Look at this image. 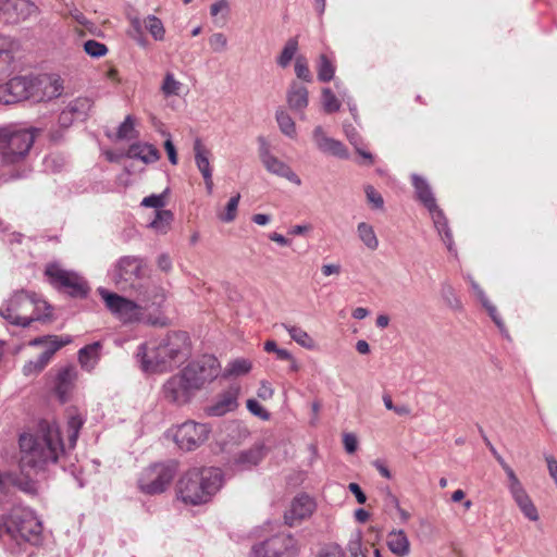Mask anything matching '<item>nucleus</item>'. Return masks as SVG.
<instances>
[{"label": "nucleus", "instance_id": "obj_1", "mask_svg": "<svg viewBox=\"0 0 557 557\" xmlns=\"http://www.w3.org/2000/svg\"><path fill=\"white\" fill-rule=\"evenodd\" d=\"M84 420L72 414L67 421L69 446L65 448L60 429L54 421L41 420L34 433L20 435V473L7 472L8 485H12L27 495H37L38 482L30 476L46 472L50 466L60 463L65 468L70 450L74 449Z\"/></svg>", "mask_w": 557, "mask_h": 557}, {"label": "nucleus", "instance_id": "obj_2", "mask_svg": "<svg viewBox=\"0 0 557 557\" xmlns=\"http://www.w3.org/2000/svg\"><path fill=\"white\" fill-rule=\"evenodd\" d=\"M111 280L115 286L136 295L137 300L152 305H162L164 290L152 284L147 276L146 260L139 256H123L114 263Z\"/></svg>", "mask_w": 557, "mask_h": 557}, {"label": "nucleus", "instance_id": "obj_3", "mask_svg": "<svg viewBox=\"0 0 557 557\" xmlns=\"http://www.w3.org/2000/svg\"><path fill=\"white\" fill-rule=\"evenodd\" d=\"M187 347V333L171 332L159 341L140 344L136 356L145 372H164L185 358Z\"/></svg>", "mask_w": 557, "mask_h": 557}, {"label": "nucleus", "instance_id": "obj_4", "mask_svg": "<svg viewBox=\"0 0 557 557\" xmlns=\"http://www.w3.org/2000/svg\"><path fill=\"white\" fill-rule=\"evenodd\" d=\"M222 484L221 469L193 468L178 479L175 491L177 499L186 505L198 506L208 503Z\"/></svg>", "mask_w": 557, "mask_h": 557}, {"label": "nucleus", "instance_id": "obj_5", "mask_svg": "<svg viewBox=\"0 0 557 557\" xmlns=\"http://www.w3.org/2000/svg\"><path fill=\"white\" fill-rule=\"evenodd\" d=\"M42 309L50 311V306L37 297L35 293L25 290L15 292L0 308V317L13 325L27 327L34 321H44L49 313H42Z\"/></svg>", "mask_w": 557, "mask_h": 557}, {"label": "nucleus", "instance_id": "obj_6", "mask_svg": "<svg viewBox=\"0 0 557 557\" xmlns=\"http://www.w3.org/2000/svg\"><path fill=\"white\" fill-rule=\"evenodd\" d=\"M42 523L36 513L30 509H18L13 511L8 522L4 521L3 533L16 543L8 549L12 554L21 552V541L39 545L42 541Z\"/></svg>", "mask_w": 557, "mask_h": 557}, {"label": "nucleus", "instance_id": "obj_7", "mask_svg": "<svg viewBox=\"0 0 557 557\" xmlns=\"http://www.w3.org/2000/svg\"><path fill=\"white\" fill-rule=\"evenodd\" d=\"M35 141L29 129L14 127L0 128V158L8 165L20 163L28 154Z\"/></svg>", "mask_w": 557, "mask_h": 557}, {"label": "nucleus", "instance_id": "obj_8", "mask_svg": "<svg viewBox=\"0 0 557 557\" xmlns=\"http://www.w3.org/2000/svg\"><path fill=\"white\" fill-rule=\"evenodd\" d=\"M178 470L175 460L156 462L145 468L138 479V488L147 495L163 493L173 481Z\"/></svg>", "mask_w": 557, "mask_h": 557}, {"label": "nucleus", "instance_id": "obj_9", "mask_svg": "<svg viewBox=\"0 0 557 557\" xmlns=\"http://www.w3.org/2000/svg\"><path fill=\"white\" fill-rule=\"evenodd\" d=\"M45 274L55 289L73 298H86L90 290L87 281L83 276L74 271L65 270L57 263L48 264Z\"/></svg>", "mask_w": 557, "mask_h": 557}, {"label": "nucleus", "instance_id": "obj_10", "mask_svg": "<svg viewBox=\"0 0 557 557\" xmlns=\"http://www.w3.org/2000/svg\"><path fill=\"white\" fill-rule=\"evenodd\" d=\"M98 293L108 310L124 323L140 321L144 311L153 306L151 302L148 305L141 301L136 302L106 288H99Z\"/></svg>", "mask_w": 557, "mask_h": 557}, {"label": "nucleus", "instance_id": "obj_11", "mask_svg": "<svg viewBox=\"0 0 557 557\" xmlns=\"http://www.w3.org/2000/svg\"><path fill=\"white\" fill-rule=\"evenodd\" d=\"M183 372L195 393L213 382L221 372L219 360L212 355H203L189 362Z\"/></svg>", "mask_w": 557, "mask_h": 557}, {"label": "nucleus", "instance_id": "obj_12", "mask_svg": "<svg viewBox=\"0 0 557 557\" xmlns=\"http://www.w3.org/2000/svg\"><path fill=\"white\" fill-rule=\"evenodd\" d=\"M297 542L292 535L278 534L252 546L250 557H293Z\"/></svg>", "mask_w": 557, "mask_h": 557}, {"label": "nucleus", "instance_id": "obj_13", "mask_svg": "<svg viewBox=\"0 0 557 557\" xmlns=\"http://www.w3.org/2000/svg\"><path fill=\"white\" fill-rule=\"evenodd\" d=\"M160 395L166 403L182 406L189 403L196 393L181 370L163 383Z\"/></svg>", "mask_w": 557, "mask_h": 557}, {"label": "nucleus", "instance_id": "obj_14", "mask_svg": "<svg viewBox=\"0 0 557 557\" xmlns=\"http://www.w3.org/2000/svg\"><path fill=\"white\" fill-rule=\"evenodd\" d=\"M72 342L70 336L58 337L55 335H50L47 337H37L30 342V345L37 346L44 343H48V347L42 351L36 360H30L23 367V372L25 375H32L35 373H39L45 369V367L49 363L52 356L63 346L70 344Z\"/></svg>", "mask_w": 557, "mask_h": 557}, {"label": "nucleus", "instance_id": "obj_15", "mask_svg": "<svg viewBox=\"0 0 557 557\" xmlns=\"http://www.w3.org/2000/svg\"><path fill=\"white\" fill-rule=\"evenodd\" d=\"M210 431L208 424L187 421L177 426L174 441L181 449L190 451L208 440Z\"/></svg>", "mask_w": 557, "mask_h": 557}, {"label": "nucleus", "instance_id": "obj_16", "mask_svg": "<svg viewBox=\"0 0 557 557\" xmlns=\"http://www.w3.org/2000/svg\"><path fill=\"white\" fill-rule=\"evenodd\" d=\"M34 76H15L0 85V102L12 104L24 100L33 101Z\"/></svg>", "mask_w": 557, "mask_h": 557}, {"label": "nucleus", "instance_id": "obj_17", "mask_svg": "<svg viewBox=\"0 0 557 557\" xmlns=\"http://www.w3.org/2000/svg\"><path fill=\"white\" fill-rule=\"evenodd\" d=\"M259 141L260 160L263 166L267 169V171L276 176L284 177L297 186L301 185L300 177L292 170V168L270 152L269 146L265 143V140L260 137Z\"/></svg>", "mask_w": 557, "mask_h": 557}, {"label": "nucleus", "instance_id": "obj_18", "mask_svg": "<svg viewBox=\"0 0 557 557\" xmlns=\"http://www.w3.org/2000/svg\"><path fill=\"white\" fill-rule=\"evenodd\" d=\"M63 85L60 77L41 75L34 77L33 101L41 102L61 96Z\"/></svg>", "mask_w": 557, "mask_h": 557}, {"label": "nucleus", "instance_id": "obj_19", "mask_svg": "<svg viewBox=\"0 0 557 557\" xmlns=\"http://www.w3.org/2000/svg\"><path fill=\"white\" fill-rule=\"evenodd\" d=\"M34 9V4L27 0L0 1V15L8 24H17L26 20Z\"/></svg>", "mask_w": 557, "mask_h": 557}, {"label": "nucleus", "instance_id": "obj_20", "mask_svg": "<svg viewBox=\"0 0 557 557\" xmlns=\"http://www.w3.org/2000/svg\"><path fill=\"white\" fill-rule=\"evenodd\" d=\"M312 137H313V141H314L317 148L321 152L327 153V154H331V156H334L336 158L344 159V160L349 158V152H348L347 148L345 147V145L335 138L329 137L325 134L322 126H317L313 129Z\"/></svg>", "mask_w": 557, "mask_h": 557}, {"label": "nucleus", "instance_id": "obj_21", "mask_svg": "<svg viewBox=\"0 0 557 557\" xmlns=\"http://www.w3.org/2000/svg\"><path fill=\"white\" fill-rule=\"evenodd\" d=\"M239 386H231L219 395L216 401L206 408V412L211 417H222L227 412L234 411L238 407L237 398Z\"/></svg>", "mask_w": 557, "mask_h": 557}, {"label": "nucleus", "instance_id": "obj_22", "mask_svg": "<svg viewBox=\"0 0 557 557\" xmlns=\"http://www.w3.org/2000/svg\"><path fill=\"white\" fill-rule=\"evenodd\" d=\"M314 508L313 500L306 494L299 495L292 502L290 508L285 512V522L293 527L309 517Z\"/></svg>", "mask_w": 557, "mask_h": 557}, {"label": "nucleus", "instance_id": "obj_23", "mask_svg": "<svg viewBox=\"0 0 557 557\" xmlns=\"http://www.w3.org/2000/svg\"><path fill=\"white\" fill-rule=\"evenodd\" d=\"M286 100L289 109L299 112L304 117V111L309 103L308 89L300 83L293 81L288 87Z\"/></svg>", "mask_w": 557, "mask_h": 557}, {"label": "nucleus", "instance_id": "obj_24", "mask_svg": "<svg viewBox=\"0 0 557 557\" xmlns=\"http://www.w3.org/2000/svg\"><path fill=\"white\" fill-rule=\"evenodd\" d=\"M126 156L131 159H138L146 164L154 163L160 159L159 150L148 143H135L128 147Z\"/></svg>", "mask_w": 557, "mask_h": 557}, {"label": "nucleus", "instance_id": "obj_25", "mask_svg": "<svg viewBox=\"0 0 557 557\" xmlns=\"http://www.w3.org/2000/svg\"><path fill=\"white\" fill-rule=\"evenodd\" d=\"M435 228L437 230L440 236L442 237L443 242L446 244L447 249L449 251L453 250V234L450 228L448 227V221L444 214V212L438 208L437 203L435 205V208H429L428 209Z\"/></svg>", "mask_w": 557, "mask_h": 557}, {"label": "nucleus", "instance_id": "obj_26", "mask_svg": "<svg viewBox=\"0 0 557 557\" xmlns=\"http://www.w3.org/2000/svg\"><path fill=\"white\" fill-rule=\"evenodd\" d=\"M386 544L389 550L398 557H406L410 553V542L403 530L391 531L387 534Z\"/></svg>", "mask_w": 557, "mask_h": 557}, {"label": "nucleus", "instance_id": "obj_27", "mask_svg": "<svg viewBox=\"0 0 557 557\" xmlns=\"http://www.w3.org/2000/svg\"><path fill=\"white\" fill-rule=\"evenodd\" d=\"M76 375V370L73 367H66L59 371L57 375L55 392L62 403L66 400L67 394L73 386Z\"/></svg>", "mask_w": 557, "mask_h": 557}, {"label": "nucleus", "instance_id": "obj_28", "mask_svg": "<svg viewBox=\"0 0 557 557\" xmlns=\"http://www.w3.org/2000/svg\"><path fill=\"white\" fill-rule=\"evenodd\" d=\"M418 200L426 208H435L436 199L429 183L418 174L411 176Z\"/></svg>", "mask_w": 557, "mask_h": 557}, {"label": "nucleus", "instance_id": "obj_29", "mask_svg": "<svg viewBox=\"0 0 557 557\" xmlns=\"http://www.w3.org/2000/svg\"><path fill=\"white\" fill-rule=\"evenodd\" d=\"M101 346L100 342H94L79 349L78 361L83 369L87 371L95 369L100 359Z\"/></svg>", "mask_w": 557, "mask_h": 557}, {"label": "nucleus", "instance_id": "obj_30", "mask_svg": "<svg viewBox=\"0 0 557 557\" xmlns=\"http://www.w3.org/2000/svg\"><path fill=\"white\" fill-rule=\"evenodd\" d=\"M522 513L531 521L539 520V512L523 486L510 492Z\"/></svg>", "mask_w": 557, "mask_h": 557}, {"label": "nucleus", "instance_id": "obj_31", "mask_svg": "<svg viewBox=\"0 0 557 557\" xmlns=\"http://www.w3.org/2000/svg\"><path fill=\"white\" fill-rule=\"evenodd\" d=\"M195 162L200 171L202 177L209 178L212 175V169L210 165V151L202 145L201 140L197 138L194 143Z\"/></svg>", "mask_w": 557, "mask_h": 557}, {"label": "nucleus", "instance_id": "obj_32", "mask_svg": "<svg viewBox=\"0 0 557 557\" xmlns=\"http://www.w3.org/2000/svg\"><path fill=\"white\" fill-rule=\"evenodd\" d=\"M263 458L262 448L255 446L247 450H243L238 453L235 457V465L239 467V469H250L253 466H257Z\"/></svg>", "mask_w": 557, "mask_h": 557}, {"label": "nucleus", "instance_id": "obj_33", "mask_svg": "<svg viewBox=\"0 0 557 557\" xmlns=\"http://www.w3.org/2000/svg\"><path fill=\"white\" fill-rule=\"evenodd\" d=\"M13 41L10 37L0 35V78L10 72L13 61Z\"/></svg>", "mask_w": 557, "mask_h": 557}, {"label": "nucleus", "instance_id": "obj_34", "mask_svg": "<svg viewBox=\"0 0 557 557\" xmlns=\"http://www.w3.org/2000/svg\"><path fill=\"white\" fill-rule=\"evenodd\" d=\"M92 107L89 98L79 97L72 100L65 108L77 121H84Z\"/></svg>", "mask_w": 557, "mask_h": 557}, {"label": "nucleus", "instance_id": "obj_35", "mask_svg": "<svg viewBox=\"0 0 557 557\" xmlns=\"http://www.w3.org/2000/svg\"><path fill=\"white\" fill-rule=\"evenodd\" d=\"M282 326L288 332L293 341L306 349H314L315 343L312 337L301 327L283 323Z\"/></svg>", "mask_w": 557, "mask_h": 557}, {"label": "nucleus", "instance_id": "obj_36", "mask_svg": "<svg viewBox=\"0 0 557 557\" xmlns=\"http://www.w3.org/2000/svg\"><path fill=\"white\" fill-rule=\"evenodd\" d=\"M252 363L245 358H237L228 362L223 372L224 377L239 376L250 372Z\"/></svg>", "mask_w": 557, "mask_h": 557}, {"label": "nucleus", "instance_id": "obj_37", "mask_svg": "<svg viewBox=\"0 0 557 557\" xmlns=\"http://www.w3.org/2000/svg\"><path fill=\"white\" fill-rule=\"evenodd\" d=\"M298 51V38L290 37L284 45L280 55L276 59L278 66L285 69L289 65L290 61Z\"/></svg>", "mask_w": 557, "mask_h": 557}, {"label": "nucleus", "instance_id": "obj_38", "mask_svg": "<svg viewBox=\"0 0 557 557\" xmlns=\"http://www.w3.org/2000/svg\"><path fill=\"white\" fill-rule=\"evenodd\" d=\"M357 232L360 240L370 249L375 250L379 247V239L375 235L373 227L366 223L360 222L357 226Z\"/></svg>", "mask_w": 557, "mask_h": 557}, {"label": "nucleus", "instance_id": "obj_39", "mask_svg": "<svg viewBox=\"0 0 557 557\" xmlns=\"http://www.w3.org/2000/svg\"><path fill=\"white\" fill-rule=\"evenodd\" d=\"M139 136V133L135 128V119L133 115H127L125 120L120 124L116 132V139L129 140L135 139Z\"/></svg>", "mask_w": 557, "mask_h": 557}, {"label": "nucleus", "instance_id": "obj_40", "mask_svg": "<svg viewBox=\"0 0 557 557\" xmlns=\"http://www.w3.org/2000/svg\"><path fill=\"white\" fill-rule=\"evenodd\" d=\"M275 119L278 124L280 131L289 138L296 136V125L290 115L284 110H277Z\"/></svg>", "mask_w": 557, "mask_h": 557}, {"label": "nucleus", "instance_id": "obj_41", "mask_svg": "<svg viewBox=\"0 0 557 557\" xmlns=\"http://www.w3.org/2000/svg\"><path fill=\"white\" fill-rule=\"evenodd\" d=\"M145 28L150 33L154 40H163L165 35V29L162 21L156 15H148L144 20Z\"/></svg>", "mask_w": 557, "mask_h": 557}, {"label": "nucleus", "instance_id": "obj_42", "mask_svg": "<svg viewBox=\"0 0 557 557\" xmlns=\"http://www.w3.org/2000/svg\"><path fill=\"white\" fill-rule=\"evenodd\" d=\"M182 87H183V84L175 78L174 74L171 72H168L164 75V78H163L160 89L165 97H171V96H178Z\"/></svg>", "mask_w": 557, "mask_h": 557}, {"label": "nucleus", "instance_id": "obj_43", "mask_svg": "<svg viewBox=\"0 0 557 557\" xmlns=\"http://www.w3.org/2000/svg\"><path fill=\"white\" fill-rule=\"evenodd\" d=\"M335 67L331 60L325 55L321 54L318 62V79L326 83L333 79Z\"/></svg>", "mask_w": 557, "mask_h": 557}, {"label": "nucleus", "instance_id": "obj_44", "mask_svg": "<svg viewBox=\"0 0 557 557\" xmlns=\"http://www.w3.org/2000/svg\"><path fill=\"white\" fill-rule=\"evenodd\" d=\"M441 295L444 301L449 306L451 309L459 310L461 309L462 305L460 299L458 298L454 287L448 283H443L441 287Z\"/></svg>", "mask_w": 557, "mask_h": 557}, {"label": "nucleus", "instance_id": "obj_45", "mask_svg": "<svg viewBox=\"0 0 557 557\" xmlns=\"http://www.w3.org/2000/svg\"><path fill=\"white\" fill-rule=\"evenodd\" d=\"M322 104L326 113L337 112L341 108L339 100L330 88H324L322 90Z\"/></svg>", "mask_w": 557, "mask_h": 557}, {"label": "nucleus", "instance_id": "obj_46", "mask_svg": "<svg viewBox=\"0 0 557 557\" xmlns=\"http://www.w3.org/2000/svg\"><path fill=\"white\" fill-rule=\"evenodd\" d=\"M240 200V195L237 194L228 200L225 211L219 214V219L225 223H230L235 220L237 215V208Z\"/></svg>", "mask_w": 557, "mask_h": 557}, {"label": "nucleus", "instance_id": "obj_47", "mask_svg": "<svg viewBox=\"0 0 557 557\" xmlns=\"http://www.w3.org/2000/svg\"><path fill=\"white\" fill-rule=\"evenodd\" d=\"M84 51L91 58H101L108 53V47L94 39L84 42Z\"/></svg>", "mask_w": 557, "mask_h": 557}, {"label": "nucleus", "instance_id": "obj_48", "mask_svg": "<svg viewBox=\"0 0 557 557\" xmlns=\"http://www.w3.org/2000/svg\"><path fill=\"white\" fill-rule=\"evenodd\" d=\"M296 76L307 83L312 82V75L308 66L307 59L304 55H298L295 62Z\"/></svg>", "mask_w": 557, "mask_h": 557}, {"label": "nucleus", "instance_id": "obj_49", "mask_svg": "<svg viewBox=\"0 0 557 557\" xmlns=\"http://www.w3.org/2000/svg\"><path fill=\"white\" fill-rule=\"evenodd\" d=\"M173 220V213L170 210H158L151 227L163 231Z\"/></svg>", "mask_w": 557, "mask_h": 557}, {"label": "nucleus", "instance_id": "obj_50", "mask_svg": "<svg viewBox=\"0 0 557 557\" xmlns=\"http://www.w3.org/2000/svg\"><path fill=\"white\" fill-rule=\"evenodd\" d=\"M364 193L367 200L372 206V208L380 210L383 209L384 199L382 195L372 185H366Z\"/></svg>", "mask_w": 557, "mask_h": 557}, {"label": "nucleus", "instance_id": "obj_51", "mask_svg": "<svg viewBox=\"0 0 557 557\" xmlns=\"http://www.w3.org/2000/svg\"><path fill=\"white\" fill-rule=\"evenodd\" d=\"M209 45L214 52H223L227 47V37L223 33H214L209 37Z\"/></svg>", "mask_w": 557, "mask_h": 557}, {"label": "nucleus", "instance_id": "obj_52", "mask_svg": "<svg viewBox=\"0 0 557 557\" xmlns=\"http://www.w3.org/2000/svg\"><path fill=\"white\" fill-rule=\"evenodd\" d=\"M165 194L166 190L160 195L152 194L150 196H147L143 199L141 206L146 208H154L160 209L163 208L165 205Z\"/></svg>", "mask_w": 557, "mask_h": 557}, {"label": "nucleus", "instance_id": "obj_53", "mask_svg": "<svg viewBox=\"0 0 557 557\" xmlns=\"http://www.w3.org/2000/svg\"><path fill=\"white\" fill-rule=\"evenodd\" d=\"M247 409L262 420L270 419V413L253 398L247 400Z\"/></svg>", "mask_w": 557, "mask_h": 557}, {"label": "nucleus", "instance_id": "obj_54", "mask_svg": "<svg viewBox=\"0 0 557 557\" xmlns=\"http://www.w3.org/2000/svg\"><path fill=\"white\" fill-rule=\"evenodd\" d=\"M503 470L506 472L508 480H509V491L512 492L519 487L522 486L520 480L516 475L515 471L511 469V467L505 461L502 465H499Z\"/></svg>", "mask_w": 557, "mask_h": 557}, {"label": "nucleus", "instance_id": "obj_55", "mask_svg": "<svg viewBox=\"0 0 557 557\" xmlns=\"http://www.w3.org/2000/svg\"><path fill=\"white\" fill-rule=\"evenodd\" d=\"M162 135L166 137V139L164 141V149L168 153L169 161L175 165V164H177L178 159H177L176 148L172 141L171 135H170V133H166V132H162Z\"/></svg>", "mask_w": 557, "mask_h": 557}, {"label": "nucleus", "instance_id": "obj_56", "mask_svg": "<svg viewBox=\"0 0 557 557\" xmlns=\"http://www.w3.org/2000/svg\"><path fill=\"white\" fill-rule=\"evenodd\" d=\"M482 305L487 310L490 317L492 318L494 323L497 325V327L500 330V332H504L505 324H504L503 320L500 319V317L498 315L496 307L494 305H492L490 302V300H486V302H483Z\"/></svg>", "mask_w": 557, "mask_h": 557}, {"label": "nucleus", "instance_id": "obj_57", "mask_svg": "<svg viewBox=\"0 0 557 557\" xmlns=\"http://www.w3.org/2000/svg\"><path fill=\"white\" fill-rule=\"evenodd\" d=\"M221 12L225 13V15H224V21H225L226 16L230 12V5H228L227 0H216L214 3L211 4V7H210L211 16L215 17Z\"/></svg>", "mask_w": 557, "mask_h": 557}, {"label": "nucleus", "instance_id": "obj_58", "mask_svg": "<svg viewBox=\"0 0 557 557\" xmlns=\"http://www.w3.org/2000/svg\"><path fill=\"white\" fill-rule=\"evenodd\" d=\"M343 443H344V447L348 454H354L357 450L358 441L354 434H351V433L344 434Z\"/></svg>", "mask_w": 557, "mask_h": 557}, {"label": "nucleus", "instance_id": "obj_59", "mask_svg": "<svg viewBox=\"0 0 557 557\" xmlns=\"http://www.w3.org/2000/svg\"><path fill=\"white\" fill-rule=\"evenodd\" d=\"M273 394H274V391L271 387V385L268 382L262 381L260 383V386L257 392L258 397L263 400H267V399L272 398Z\"/></svg>", "mask_w": 557, "mask_h": 557}, {"label": "nucleus", "instance_id": "obj_60", "mask_svg": "<svg viewBox=\"0 0 557 557\" xmlns=\"http://www.w3.org/2000/svg\"><path fill=\"white\" fill-rule=\"evenodd\" d=\"M345 134L349 143L355 146V148L359 147L361 144V137L352 126H345Z\"/></svg>", "mask_w": 557, "mask_h": 557}, {"label": "nucleus", "instance_id": "obj_61", "mask_svg": "<svg viewBox=\"0 0 557 557\" xmlns=\"http://www.w3.org/2000/svg\"><path fill=\"white\" fill-rule=\"evenodd\" d=\"M157 264L158 268L165 273L172 270V260L168 253H161L157 259Z\"/></svg>", "mask_w": 557, "mask_h": 557}, {"label": "nucleus", "instance_id": "obj_62", "mask_svg": "<svg viewBox=\"0 0 557 557\" xmlns=\"http://www.w3.org/2000/svg\"><path fill=\"white\" fill-rule=\"evenodd\" d=\"M348 552L351 557H366L361 549V542L359 539L349 541L348 543Z\"/></svg>", "mask_w": 557, "mask_h": 557}, {"label": "nucleus", "instance_id": "obj_63", "mask_svg": "<svg viewBox=\"0 0 557 557\" xmlns=\"http://www.w3.org/2000/svg\"><path fill=\"white\" fill-rule=\"evenodd\" d=\"M348 490L355 495L357 502L359 504H364L367 502V496L357 483H349Z\"/></svg>", "mask_w": 557, "mask_h": 557}, {"label": "nucleus", "instance_id": "obj_64", "mask_svg": "<svg viewBox=\"0 0 557 557\" xmlns=\"http://www.w3.org/2000/svg\"><path fill=\"white\" fill-rule=\"evenodd\" d=\"M549 475L557 485V460L553 456H545Z\"/></svg>", "mask_w": 557, "mask_h": 557}]
</instances>
